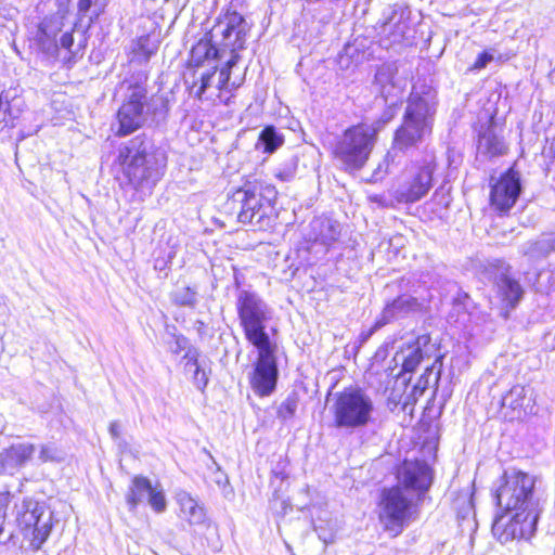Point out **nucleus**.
Returning <instances> with one entry per match:
<instances>
[{
  "mask_svg": "<svg viewBox=\"0 0 555 555\" xmlns=\"http://www.w3.org/2000/svg\"><path fill=\"white\" fill-rule=\"evenodd\" d=\"M430 337L428 335H421L416 340L408 346L403 351L402 370L404 372H413L421 361L428 356Z\"/></svg>",
  "mask_w": 555,
  "mask_h": 555,
  "instance_id": "nucleus-24",
  "label": "nucleus"
},
{
  "mask_svg": "<svg viewBox=\"0 0 555 555\" xmlns=\"http://www.w3.org/2000/svg\"><path fill=\"white\" fill-rule=\"evenodd\" d=\"M147 500L155 512L160 513L165 511L166 499L162 491H157L156 488H153Z\"/></svg>",
  "mask_w": 555,
  "mask_h": 555,
  "instance_id": "nucleus-41",
  "label": "nucleus"
},
{
  "mask_svg": "<svg viewBox=\"0 0 555 555\" xmlns=\"http://www.w3.org/2000/svg\"><path fill=\"white\" fill-rule=\"evenodd\" d=\"M477 150L480 155L489 158L506 154L507 145L498 132L493 121H490L480 132Z\"/></svg>",
  "mask_w": 555,
  "mask_h": 555,
  "instance_id": "nucleus-23",
  "label": "nucleus"
},
{
  "mask_svg": "<svg viewBox=\"0 0 555 555\" xmlns=\"http://www.w3.org/2000/svg\"><path fill=\"white\" fill-rule=\"evenodd\" d=\"M236 309L245 338L254 347L273 344L266 332L267 323L273 318V309L263 299L256 293L241 291Z\"/></svg>",
  "mask_w": 555,
  "mask_h": 555,
  "instance_id": "nucleus-5",
  "label": "nucleus"
},
{
  "mask_svg": "<svg viewBox=\"0 0 555 555\" xmlns=\"http://www.w3.org/2000/svg\"><path fill=\"white\" fill-rule=\"evenodd\" d=\"M452 503L459 514L465 517V515H467L473 508L470 490L468 488L462 490L457 496L453 499Z\"/></svg>",
  "mask_w": 555,
  "mask_h": 555,
  "instance_id": "nucleus-36",
  "label": "nucleus"
},
{
  "mask_svg": "<svg viewBox=\"0 0 555 555\" xmlns=\"http://www.w3.org/2000/svg\"><path fill=\"white\" fill-rule=\"evenodd\" d=\"M258 350V358L249 376L251 389L260 397L273 392L278 380V365L274 356L275 345L255 346Z\"/></svg>",
  "mask_w": 555,
  "mask_h": 555,
  "instance_id": "nucleus-13",
  "label": "nucleus"
},
{
  "mask_svg": "<svg viewBox=\"0 0 555 555\" xmlns=\"http://www.w3.org/2000/svg\"><path fill=\"white\" fill-rule=\"evenodd\" d=\"M513 516L508 512L498 516L492 525V532L501 543L516 539L529 540L534 535L539 517L537 513L515 511Z\"/></svg>",
  "mask_w": 555,
  "mask_h": 555,
  "instance_id": "nucleus-12",
  "label": "nucleus"
},
{
  "mask_svg": "<svg viewBox=\"0 0 555 555\" xmlns=\"http://www.w3.org/2000/svg\"><path fill=\"white\" fill-rule=\"evenodd\" d=\"M406 86V77L399 73L395 63H386L377 68L374 87L390 106L402 98Z\"/></svg>",
  "mask_w": 555,
  "mask_h": 555,
  "instance_id": "nucleus-15",
  "label": "nucleus"
},
{
  "mask_svg": "<svg viewBox=\"0 0 555 555\" xmlns=\"http://www.w3.org/2000/svg\"><path fill=\"white\" fill-rule=\"evenodd\" d=\"M297 409V401L295 399H286L279 410V414L283 418L292 417Z\"/></svg>",
  "mask_w": 555,
  "mask_h": 555,
  "instance_id": "nucleus-42",
  "label": "nucleus"
},
{
  "mask_svg": "<svg viewBox=\"0 0 555 555\" xmlns=\"http://www.w3.org/2000/svg\"><path fill=\"white\" fill-rule=\"evenodd\" d=\"M219 57V51L209 41H199L191 51V63H193L198 69L202 65L207 62L208 66L216 65V61Z\"/></svg>",
  "mask_w": 555,
  "mask_h": 555,
  "instance_id": "nucleus-28",
  "label": "nucleus"
},
{
  "mask_svg": "<svg viewBox=\"0 0 555 555\" xmlns=\"http://www.w3.org/2000/svg\"><path fill=\"white\" fill-rule=\"evenodd\" d=\"M520 191L519 175L509 169L492 185L490 193L491 205L500 211H507L515 205Z\"/></svg>",
  "mask_w": 555,
  "mask_h": 555,
  "instance_id": "nucleus-18",
  "label": "nucleus"
},
{
  "mask_svg": "<svg viewBox=\"0 0 555 555\" xmlns=\"http://www.w3.org/2000/svg\"><path fill=\"white\" fill-rule=\"evenodd\" d=\"M415 498L400 486L384 489L378 504V518L383 529L398 537L409 525L414 514Z\"/></svg>",
  "mask_w": 555,
  "mask_h": 555,
  "instance_id": "nucleus-6",
  "label": "nucleus"
},
{
  "mask_svg": "<svg viewBox=\"0 0 555 555\" xmlns=\"http://www.w3.org/2000/svg\"><path fill=\"white\" fill-rule=\"evenodd\" d=\"M115 164L138 191L151 190L164 176L165 154L144 137H135L118 147Z\"/></svg>",
  "mask_w": 555,
  "mask_h": 555,
  "instance_id": "nucleus-1",
  "label": "nucleus"
},
{
  "mask_svg": "<svg viewBox=\"0 0 555 555\" xmlns=\"http://www.w3.org/2000/svg\"><path fill=\"white\" fill-rule=\"evenodd\" d=\"M185 369L193 373V379L198 389H203L206 387L208 383V378L204 370L199 367V364L196 359L190 358L185 363Z\"/></svg>",
  "mask_w": 555,
  "mask_h": 555,
  "instance_id": "nucleus-37",
  "label": "nucleus"
},
{
  "mask_svg": "<svg viewBox=\"0 0 555 555\" xmlns=\"http://www.w3.org/2000/svg\"><path fill=\"white\" fill-rule=\"evenodd\" d=\"M33 443H15L0 452V466L2 473L14 474L23 467L34 455Z\"/></svg>",
  "mask_w": 555,
  "mask_h": 555,
  "instance_id": "nucleus-22",
  "label": "nucleus"
},
{
  "mask_svg": "<svg viewBox=\"0 0 555 555\" xmlns=\"http://www.w3.org/2000/svg\"><path fill=\"white\" fill-rule=\"evenodd\" d=\"M555 250V235L551 234L529 244L525 255L538 259L546 257Z\"/></svg>",
  "mask_w": 555,
  "mask_h": 555,
  "instance_id": "nucleus-33",
  "label": "nucleus"
},
{
  "mask_svg": "<svg viewBox=\"0 0 555 555\" xmlns=\"http://www.w3.org/2000/svg\"><path fill=\"white\" fill-rule=\"evenodd\" d=\"M376 139L377 129L373 125L352 126L336 142L333 154L345 170H359L366 164Z\"/></svg>",
  "mask_w": 555,
  "mask_h": 555,
  "instance_id": "nucleus-3",
  "label": "nucleus"
},
{
  "mask_svg": "<svg viewBox=\"0 0 555 555\" xmlns=\"http://www.w3.org/2000/svg\"><path fill=\"white\" fill-rule=\"evenodd\" d=\"M437 99L435 93L428 91L423 94L412 92L403 118L413 124L425 127L431 132L436 114Z\"/></svg>",
  "mask_w": 555,
  "mask_h": 555,
  "instance_id": "nucleus-16",
  "label": "nucleus"
},
{
  "mask_svg": "<svg viewBox=\"0 0 555 555\" xmlns=\"http://www.w3.org/2000/svg\"><path fill=\"white\" fill-rule=\"evenodd\" d=\"M493 60V55L490 54L489 52L485 51L482 52L478 59L476 60V62L474 63V68L475 69H481V68H485L491 61Z\"/></svg>",
  "mask_w": 555,
  "mask_h": 555,
  "instance_id": "nucleus-44",
  "label": "nucleus"
},
{
  "mask_svg": "<svg viewBox=\"0 0 555 555\" xmlns=\"http://www.w3.org/2000/svg\"><path fill=\"white\" fill-rule=\"evenodd\" d=\"M223 37L230 39L235 37V42L243 39L246 34V23L244 17L236 13H229L225 17V28L222 30Z\"/></svg>",
  "mask_w": 555,
  "mask_h": 555,
  "instance_id": "nucleus-31",
  "label": "nucleus"
},
{
  "mask_svg": "<svg viewBox=\"0 0 555 555\" xmlns=\"http://www.w3.org/2000/svg\"><path fill=\"white\" fill-rule=\"evenodd\" d=\"M74 28H70L69 31H65L60 38L61 48L67 50L72 54H76L77 52L73 51L72 48L74 46V37H73Z\"/></svg>",
  "mask_w": 555,
  "mask_h": 555,
  "instance_id": "nucleus-43",
  "label": "nucleus"
},
{
  "mask_svg": "<svg viewBox=\"0 0 555 555\" xmlns=\"http://www.w3.org/2000/svg\"><path fill=\"white\" fill-rule=\"evenodd\" d=\"M39 460L46 462H61L64 460L63 452L53 443L41 446Z\"/></svg>",
  "mask_w": 555,
  "mask_h": 555,
  "instance_id": "nucleus-38",
  "label": "nucleus"
},
{
  "mask_svg": "<svg viewBox=\"0 0 555 555\" xmlns=\"http://www.w3.org/2000/svg\"><path fill=\"white\" fill-rule=\"evenodd\" d=\"M177 501L180 505L183 517L191 525L203 524L206 519L205 508L188 492H180L177 495Z\"/></svg>",
  "mask_w": 555,
  "mask_h": 555,
  "instance_id": "nucleus-27",
  "label": "nucleus"
},
{
  "mask_svg": "<svg viewBox=\"0 0 555 555\" xmlns=\"http://www.w3.org/2000/svg\"><path fill=\"white\" fill-rule=\"evenodd\" d=\"M534 486V477L527 473L515 469L505 472L503 482L495 493L498 505L505 512H534L540 516L541 508L535 499Z\"/></svg>",
  "mask_w": 555,
  "mask_h": 555,
  "instance_id": "nucleus-4",
  "label": "nucleus"
},
{
  "mask_svg": "<svg viewBox=\"0 0 555 555\" xmlns=\"http://www.w3.org/2000/svg\"><path fill=\"white\" fill-rule=\"evenodd\" d=\"M237 54H233L225 66L218 70L217 65L207 69H196L194 81L189 90L190 94L198 100L221 99L222 91H232L240 87V82L230 81L231 68L236 65Z\"/></svg>",
  "mask_w": 555,
  "mask_h": 555,
  "instance_id": "nucleus-8",
  "label": "nucleus"
},
{
  "mask_svg": "<svg viewBox=\"0 0 555 555\" xmlns=\"http://www.w3.org/2000/svg\"><path fill=\"white\" fill-rule=\"evenodd\" d=\"M310 225L313 231V240L324 245H331L337 241L340 235L339 223L331 219L318 218L314 219Z\"/></svg>",
  "mask_w": 555,
  "mask_h": 555,
  "instance_id": "nucleus-26",
  "label": "nucleus"
},
{
  "mask_svg": "<svg viewBox=\"0 0 555 555\" xmlns=\"http://www.w3.org/2000/svg\"><path fill=\"white\" fill-rule=\"evenodd\" d=\"M410 15L406 8H395L383 23L382 33L389 37L390 43H400L410 37Z\"/></svg>",
  "mask_w": 555,
  "mask_h": 555,
  "instance_id": "nucleus-21",
  "label": "nucleus"
},
{
  "mask_svg": "<svg viewBox=\"0 0 555 555\" xmlns=\"http://www.w3.org/2000/svg\"><path fill=\"white\" fill-rule=\"evenodd\" d=\"M397 478V486L416 498L429 489L433 475L425 462L405 460L398 468Z\"/></svg>",
  "mask_w": 555,
  "mask_h": 555,
  "instance_id": "nucleus-14",
  "label": "nucleus"
},
{
  "mask_svg": "<svg viewBox=\"0 0 555 555\" xmlns=\"http://www.w3.org/2000/svg\"><path fill=\"white\" fill-rule=\"evenodd\" d=\"M15 117L11 112V104L9 103V99L7 94H0V131L12 125V121Z\"/></svg>",
  "mask_w": 555,
  "mask_h": 555,
  "instance_id": "nucleus-39",
  "label": "nucleus"
},
{
  "mask_svg": "<svg viewBox=\"0 0 555 555\" xmlns=\"http://www.w3.org/2000/svg\"><path fill=\"white\" fill-rule=\"evenodd\" d=\"M498 294L509 308H515L522 297L524 289L518 281L502 273L496 280Z\"/></svg>",
  "mask_w": 555,
  "mask_h": 555,
  "instance_id": "nucleus-25",
  "label": "nucleus"
},
{
  "mask_svg": "<svg viewBox=\"0 0 555 555\" xmlns=\"http://www.w3.org/2000/svg\"><path fill=\"white\" fill-rule=\"evenodd\" d=\"M227 207L236 212L237 221L258 229L270 225L272 205L269 199L250 189H240L228 199Z\"/></svg>",
  "mask_w": 555,
  "mask_h": 555,
  "instance_id": "nucleus-9",
  "label": "nucleus"
},
{
  "mask_svg": "<svg viewBox=\"0 0 555 555\" xmlns=\"http://www.w3.org/2000/svg\"><path fill=\"white\" fill-rule=\"evenodd\" d=\"M330 412L334 426L341 429L366 427L374 420L375 406L371 396L360 387H347L332 396Z\"/></svg>",
  "mask_w": 555,
  "mask_h": 555,
  "instance_id": "nucleus-2",
  "label": "nucleus"
},
{
  "mask_svg": "<svg viewBox=\"0 0 555 555\" xmlns=\"http://www.w3.org/2000/svg\"><path fill=\"white\" fill-rule=\"evenodd\" d=\"M127 93L112 125L116 135L125 137L140 129L147 119V90L144 81L125 82Z\"/></svg>",
  "mask_w": 555,
  "mask_h": 555,
  "instance_id": "nucleus-7",
  "label": "nucleus"
},
{
  "mask_svg": "<svg viewBox=\"0 0 555 555\" xmlns=\"http://www.w3.org/2000/svg\"><path fill=\"white\" fill-rule=\"evenodd\" d=\"M430 131L423 126H417L403 118L402 125L396 130L391 149L385 156L384 163L379 164L374 170L373 178L379 180L388 171L389 164L395 163L397 158L409 154L418 147Z\"/></svg>",
  "mask_w": 555,
  "mask_h": 555,
  "instance_id": "nucleus-10",
  "label": "nucleus"
},
{
  "mask_svg": "<svg viewBox=\"0 0 555 555\" xmlns=\"http://www.w3.org/2000/svg\"><path fill=\"white\" fill-rule=\"evenodd\" d=\"M158 50V46L149 36L140 37L132 48V61L139 64L147 63Z\"/></svg>",
  "mask_w": 555,
  "mask_h": 555,
  "instance_id": "nucleus-30",
  "label": "nucleus"
},
{
  "mask_svg": "<svg viewBox=\"0 0 555 555\" xmlns=\"http://www.w3.org/2000/svg\"><path fill=\"white\" fill-rule=\"evenodd\" d=\"M532 398L522 385L513 386L501 399V411L505 418H521L532 412Z\"/></svg>",
  "mask_w": 555,
  "mask_h": 555,
  "instance_id": "nucleus-19",
  "label": "nucleus"
},
{
  "mask_svg": "<svg viewBox=\"0 0 555 555\" xmlns=\"http://www.w3.org/2000/svg\"><path fill=\"white\" fill-rule=\"evenodd\" d=\"M422 305L417 298L410 295L399 296L385 306L374 327L379 328L395 320L405 318L410 313L420 311Z\"/></svg>",
  "mask_w": 555,
  "mask_h": 555,
  "instance_id": "nucleus-20",
  "label": "nucleus"
},
{
  "mask_svg": "<svg viewBox=\"0 0 555 555\" xmlns=\"http://www.w3.org/2000/svg\"><path fill=\"white\" fill-rule=\"evenodd\" d=\"M175 300L180 306L194 307L196 304V293L190 287H185L176 293Z\"/></svg>",
  "mask_w": 555,
  "mask_h": 555,
  "instance_id": "nucleus-40",
  "label": "nucleus"
},
{
  "mask_svg": "<svg viewBox=\"0 0 555 555\" xmlns=\"http://www.w3.org/2000/svg\"><path fill=\"white\" fill-rule=\"evenodd\" d=\"M108 430L111 436L115 439L120 436V425L118 424V422H112Z\"/></svg>",
  "mask_w": 555,
  "mask_h": 555,
  "instance_id": "nucleus-45",
  "label": "nucleus"
},
{
  "mask_svg": "<svg viewBox=\"0 0 555 555\" xmlns=\"http://www.w3.org/2000/svg\"><path fill=\"white\" fill-rule=\"evenodd\" d=\"M434 169V164L429 162L411 173L409 180L395 192L398 202L413 203L425 196L431 188Z\"/></svg>",
  "mask_w": 555,
  "mask_h": 555,
  "instance_id": "nucleus-17",
  "label": "nucleus"
},
{
  "mask_svg": "<svg viewBox=\"0 0 555 555\" xmlns=\"http://www.w3.org/2000/svg\"><path fill=\"white\" fill-rule=\"evenodd\" d=\"M64 26V16L53 15L47 17L40 24V30L47 38L54 39L62 31Z\"/></svg>",
  "mask_w": 555,
  "mask_h": 555,
  "instance_id": "nucleus-34",
  "label": "nucleus"
},
{
  "mask_svg": "<svg viewBox=\"0 0 555 555\" xmlns=\"http://www.w3.org/2000/svg\"><path fill=\"white\" fill-rule=\"evenodd\" d=\"M441 359L440 357H437L435 362L431 364V366L427 367L425 370V373L421 376L416 387L417 388H422V389H426L427 387H429L431 380V375L433 373L435 372V376L433 378V384L434 385H437L439 378H440V371H441Z\"/></svg>",
  "mask_w": 555,
  "mask_h": 555,
  "instance_id": "nucleus-35",
  "label": "nucleus"
},
{
  "mask_svg": "<svg viewBox=\"0 0 555 555\" xmlns=\"http://www.w3.org/2000/svg\"><path fill=\"white\" fill-rule=\"evenodd\" d=\"M51 520L52 514L46 509L44 505L33 500L23 502L17 522L25 535L31 534L30 545L34 550H39L50 535Z\"/></svg>",
  "mask_w": 555,
  "mask_h": 555,
  "instance_id": "nucleus-11",
  "label": "nucleus"
},
{
  "mask_svg": "<svg viewBox=\"0 0 555 555\" xmlns=\"http://www.w3.org/2000/svg\"><path fill=\"white\" fill-rule=\"evenodd\" d=\"M284 143V138L272 126L266 127L259 134L257 147H262L264 153L275 152Z\"/></svg>",
  "mask_w": 555,
  "mask_h": 555,
  "instance_id": "nucleus-32",
  "label": "nucleus"
},
{
  "mask_svg": "<svg viewBox=\"0 0 555 555\" xmlns=\"http://www.w3.org/2000/svg\"><path fill=\"white\" fill-rule=\"evenodd\" d=\"M152 489V483L147 478L141 476L134 477L127 494V503L131 508H134L145 498H149Z\"/></svg>",
  "mask_w": 555,
  "mask_h": 555,
  "instance_id": "nucleus-29",
  "label": "nucleus"
}]
</instances>
